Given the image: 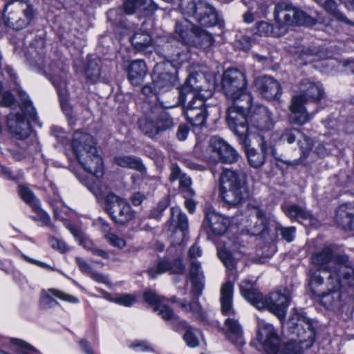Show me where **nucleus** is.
<instances>
[{
    "label": "nucleus",
    "instance_id": "f257e3e1",
    "mask_svg": "<svg viewBox=\"0 0 354 354\" xmlns=\"http://www.w3.org/2000/svg\"><path fill=\"white\" fill-rule=\"evenodd\" d=\"M219 192L221 199L230 207L243 203L249 196L245 174L224 169L220 176Z\"/></svg>",
    "mask_w": 354,
    "mask_h": 354
},
{
    "label": "nucleus",
    "instance_id": "f03ea898",
    "mask_svg": "<svg viewBox=\"0 0 354 354\" xmlns=\"http://www.w3.org/2000/svg\"><path fill=\"white\" fill-rule=\"evenodd\" d=\"M311 263L319 268L318 270L326 271L328 275L333 271L337 272V276L350 277L353 280L354 268L346 254L335 253L330 246H326L320 250L314 252L311 256Z\"/></svg>",
    "mask_w": 354,
    "mask_h": 354
},
{
    "label": "nucleus",
    "instance_id": "7ed1b4c3",
    "mask_svg": "<svg viewBox=\"0 0 354 354\" xmlns=\"http://www.w3.org/2000/svg\"><path fill=\"white\" fill-rule=\"evenodd\" d=\"M252 101V95H245L243 100L232 102L227 111L226 121L229 128L243 142H246L248 137V117Z\"/></svg>",
    "mask_w": 354,
    "mask_h": 354
},
{
    "label": "nucleus",
    "instance_id": "20e7f679",
    "mask_svg": "<svg viewBox=\"0 0 354 354\" xmlns=\"http://www.w3.org/2000/svg\"><path fill=\"white\" fill-rule=\"evenodd\" d=\"M34 17L32 6L27 0H10L4 6L1 20L13 30L26 28Z\"/></svg>",
    "mask_w": 354,
    "mask_h": 354
},
{
    "label": "nucleus",
    "instance_id": "39448f33",
    "mask_svg": "<svg viewBox=\"0 0 354 354\" xmlns=\"http://www.w3.org/2000/svg\"><path fill=\"white\" fill-rule=\"evenodd\" d=\"M294 320L292 318L290 324L295 326L292 333L297 338L286 344L283 354H303L304 350L312 346L315 338V331L310 319L301 317L299 322L295 323Z\"/></svg>",
    "mask_w": 354,
    "mask_h": 354
},
{
    "label": "nucleus",
    "instance_id": "423d86ee",
    "mask_svg": "<svg viewBox=\"0 0 354 354\" xmlns=\"http://www.w3.org/2000/svg\"><path fill=\"white\" fill-rule=\"evenodd\" d=\"M275 26L279 30H283L284 35L287 27L292 25H313L315 21L301 10H298L290 5L281 2L275 6L274 10Z\"/></svg>",
    "mask_w": 354,
    "mask_h": 354
},
{
    "label": "nucleus",
    "instance_id": "0eeeda50",
    "mask_svg": "<svg viewBox=\"0 0 354 354\" xmlns=\"http://www.w3.org/2000/svg\"><path fill=\"white\" fill-rule=\"evenodd\" d=\"M180 9L182 14L193 17L201 26L212 27L218 22V15L213 7L207 3L194 0H180Z\"/></svg>",
    "mask_w": 354,
    "mask_h": 354
},
{
    "label": "nucleus",
    "instance_id": "6e6552de",
    "mask_svg": "<svg viewBox=\"0 0 354 354\" xmlns=\"http://www.w3.org/2000/svg\"><path fill=\"white\" fill-rule=\"evenodd\" d=\"M221 243L223 245L217 247L218 257L227 269L232 270L236 260L247 253L246 245L238 236H223Z\"/></svg>",
    "mask_w": 354,
    "mask_h": 354
},
{
    "label": "nucleus",
    "instance_id": "1a4fd4ad",
    "mask_svg": "<svg viewBox=\"0 0 354 354\" xmlns=\"http://www.w3.org/2000/svg\"><path fill=\"white\" fill-rule=\"evenodd\" d=\"M247 81L245 75L241 71L232 68L225 71L222 77V89L228 100L234 102L241 100L245 95H251L246 92Z\"/></svg>",
    "mask_w": 354,
    "mask_h": 354
},
{
    "label": "nucleus",
    "instance_id": "9d476101",
    "mask_svg": "<svg viewBox=\"0 0 354 354\" xmlns=\"http://www.w3.org/2000/svg\"><path fill=\"white\" fill-rule=\"evenodd\" d=\"M105 205L108 214L118 225H125L135 217V212L128 202L113 193L106 196Z\"/></svg>",
    "mask_w": 354,
    "mask_h": 354
},
{
    "label": "nucleus",
    "instance_id": "9b49d317",
    "mask_svg": "<svg viewBox=\"0 0 354 354\" xmlns=\"http://www.w3.org/2000/svg\"><path fill=\"white\" fill-rule=\"evenodd\" d=\"M257 340L259 349L266 354H277L280 340L277 330L272 324L264 320L258 321Z\"/></svg>",
    "mask_w": 354,
    "mask_h": 354
},
{
    "label": "nucleus",
    "instance_id": "f8f14e48",
    "mask_svg": "<svg viewBox=\"0 0 354 354\" xmlns=\"http://www.w3.org/2000/svg\"><path fill=\"white\" fill-rule=\"evenodd\" d=\"M202 81H204V78L202 75L198 74L190 75L179 91L178 99L174 100L173 102H165L160 97L158 98V100L161 106L164 109H171L178 106L179 103H184L187 100V95H192L196 93H197V95H201L204 93V91L206 89L202 88L203 86L201 84Z\"/></svg>",
    "mask_w": 354,
    "mask_h": 354
},
{
    "label": "nucleus",
    "instance_id": "ddd939ff",
    "mask_svg": "<svg viewBox=\"0 0 354 354\" xmlns=\"http://www.w3.org/2000/svg\"><path fill=\"white\" fill-rule=\"evenodd\" d=\"M288 304L287 295L277 290L270 293L266 297L262 295L261 299L256 303V308L259 310L266 308L279 319H282L285 317Z\"/></svg>",
    "mask_w": 354,
    "mask_h": 354
},
{
    "label": "nucleus",
    "instance_id": "4468645a",
    "mask_svg": "<svg viewBox=\"0 0 354 354\" xmlns=\"http://www.w3.org/2000/svg\"><path fill=\"white\" fill-rule=\"evenodd\" d=\"M281 209L291 221L315 227L319 225L318 219L304 207L296 204H284L281 205Z\"/></svg>",
    "mask_w": 354,
    "mask_h": 354
},
{
    "label": "nucleus",
    "instance_id": "2eb2a0df",
    "mask_svg": "<svg viewBox=\"0 0 354 354\" xmlns=\"http://www.w3.org/2000/svg\"><path fill=\"white\" fill-rule=\"evenodd\" d=\"M185 265L181 259L177 258L174 260L160 259L155 262L153 266L150 267L147 273L151 279H156L158 275L166 272L171 274H181L185 271Z\"/></svg>",
    "mask_w": 354,
    "mask_h": 354
},
{
    "label": "nucleus",
    "instance_id": "dca6fc26",
    "mask_svg": "<svg viewBox=\"0 0 354 354\" xmlns=\"http://www.w3.org/2000/svg\"><path fill=\"white\" fill-rule=\"evenodd\" d=\"M254 85L260 95L268 100H278L282 94V88L280 83L268 76H261L256 78Z\"/></svg>",
    "mask_w": 354,
    "mask_h": 354
},
{
    "label": "nucleus",
    "instance_id": "f3484780",
    "mask_svg": "<svg viewBox=\"0 0 354 354\" xmlns=\"http://www.w3.org/2000/svg\"><path fill=\"white\" fill-rule=\"evenodd\" d=\"M209 147L212 151L216 154V158L224 163L232 164L238 160L239 153L236 151L221 138H212Z\"/></svg>",
    "mask_w": 354,
    "mask_h": 354
},
{
    "label": "nucleus",
    "instance_id": "a211bd4d",
    "mask_svg": "<svg viewBox=\"0 0 354 354\" xmlns=\"http://www.w3.org/2000/svg\"><path fill=\"white\" fill-rule=\"evenodd\" d=\"M230 224V218L209 208L205 212L203 225L209 227L214 234L223 236Z\"/></svg>",
    "mask_w": 354,
    "mask_h": 354
},
{
    "label": "nucleus",
    "instance_id": "6ab92c4d",
    "mask_svg": "<svg viewBox=\"0 0 354 354\" xmlns=\"http://www.w3.org/2000/svg\"><path fill=\"white\" fill-rule=\"evenodd\" d=\"M71 147L77 159L88 153H94L96 148L93 138L82 131L74 133Z\"/></svg>",
    "mask_w": 354,
    "mask_h": 354
},
{
    "label": "nucleus",
    "instance_id": "aec40b11",
    "mask_svg": "<svg viewBox=\"0 0 354 354\" xmlns=\"http://www.w3.org/2000/svg\"><path fill=\"white\" fill-rule=\"evenodd\" d=\"M249 120L252 125L259 130H269L273 126L272 113L263 105H251Z\"/></svg>",
    "mask_w": 354,
    "mask_h": 354
},
{
    "label": "nucleus",
    "instance_id": "412c9836",
    "mask_svg": "<svg viewBox=\"0 0 354 354\" xmlns=\"http://www.w3.org/2000/svg\"><path fill=\"white\" fill-rule=\"evenodd\" d=\"M55 299L72 304L79 302V299L73 295L57 289L50 288L48 290L42 291L39 301L41 307L44 309L53 308L59 304Z\"/></svg>",
    "mask_w": 354,
    "mask_h": 354
},
{
    "label": "nucleus",
    "instance_id": "4be33fe9",
    "mask_svg": "<svg viewBox=\"0 0 354 354\" xmlns=\"http://www.w3.org/2000/svg\"><path fill=\"white\" fill-rule=\"evenodd\" d=\"M7 127L10 133L17 139L24 140L30 133V124L22 114H10L7 117Z\"/></svg>",
    "mask_w": 354,
    "mask_h": 354
},
{
    "label": "nucleus",
    "instance_id": "5701e85b",
    "mask_svg": "<svg viewBox=\"0 0 354 354\" xmlns=\"http://www.w3.org/2000/svg\"><path fill=\"white\" fill-rule=\"evenodd\" d=\"M305 104L301 97H292L288 117L290 124L303 125L310 120V115L304 107Z\"/></svg>",
    "mask_w": 354,
    "mask_h": 354
},
{
    "label": "nucleus",
    "instance_id": "b1692460",
    "mask_svg": "<svg viewBox=\"0 0 354 354\" xmlns=\"http://www.w3.org/2000/svg\"><path fill=\"white\" fill-rule=\"evenodd\" d=\"M78 161L80 162L84 169L96 178H101L104 174V168L102 159L97 153V149L94 153H88L86 155L79 158Z\"/></svg>",
    "mask_w": 354,
    "mask_h": 354
},
{
    "label": "nucleus",
    "instance_id": "393cba45",
    "mask_svg": "<svg viewBox=\"0 0 354 354\" xmlns=\"http://www.w3.org/2000/svg\"><path fill=\"white\" fill-rule=\"evenodd\" d=\"M300 90L301 94L295 97H301L305 103L308 101H319L324 95L320 83H315L307 79L301 82Z\"/></svg>",
    "mask_w": 354,
    "mask_h": 354
},
{
    "label": "nucleus",
    "instance_id": "a878e982",
    "mask_svg": "<svg viewBox=\"0 0 354 354\" xmlns=\"http://www.w3.org/2000/svg\"><path fill=\"white\" fill-rule=\"evenodd\" d=\"M225 333L227 339L236 347L241 348L245 342L243 329L237 319L227 318L225 321Z\"/></svg>",
    "mask_w": 354,
    "mask_h": 354
},
{
    "label": "nucleus",
    "instance_id": "bb28decb",
    "mask_svg": "<svg viewBox=\"0 0 354 354\" xmlns=\"http://www.w3.org/2000/svg\"><path fill=\"white\" fill-rule=\"evenodd\" d=\"M189 277L192 281V294L199 297L204 288V275L200 263L196 260L190 261Z\"/></svg>",
    "mask_w": 354,
    "mask_h": 354
},
{
    "label": "nucleus",
    "instance_id": "cd10ccee",
    "mask_svg": "<svg viewBox=\"0 0 354 354\" xmlns=\"http://www.w3.org/2000/svg\"><path fill=\"white\" fill-rule=\"evenodd\" d=\"M335 221L345 230H354V207L346 204L339 206Z\"/></svg>",
    "mask_w": 354,
    "mask_h": 354
},
{
    "label": "nucleus",
    "instance_id": "c85d7f7f",
    "mask_svg": "<svg viewBox=\"0 0 354 354\" xmlns=\"http://www.w3.org/2000/svg\"><path fill=\"white\" fill-rule=\"evenodd\" d=\"M261 152H258L254 149H248L247 156L250 165L254 168L261 167L266 161V157L270 150L274 155V150L272 147H269L263 140L260 143Z\"/></svg>",
    "mask_w": 354,
    "mask_h": 354
},
{
    "label": "nucleus",
    "instance_id": "c756f323",
    "mask_svg": "<svg viewBox=\"0 0 354 354\" xmlns=\"http://www.w3.org/2000/svg\"><path fill=\"white\" fill-rule=\"evenodd\" d=\"M233 298V284L230 281H227L221 288V311L225 315H231L235 314V310L232 306Z\"/></svg>",
    "mask_w": 354,
    "mask_h": 354
},
{
    "label": "nucleus",
    "instance_id": "7c9ffc66",
    "mask_svg": "<svg viewBox=\"0 0 354 354\" xmlns=\"http://www.w3.org/2000/svg\"><path fill=\"white\" fill-rule=\"evenodd\" d=\"M308 285L310 293L318 298L326 290V281L320 270H310Z\"/></svg>",
    "mask_w": 354,
    "mask_h": 354
},
{
    "label": "nucleus",
    "instance_id": "2f4dec72",
    "mask_svg": "<svg viewBox=\"0 0 354 354\" xmlns=\"http://www.w3.org/2000/svg\"><path fill=\"white\" fill-rule=\"evenodd\" d=\"M299 135L304 137L305 141V146L303 145L301 140L298 142L304 155H305L311 149V140L308 137L303 135L298 129L295 128L285 129L280 136V140L291 144L295 141L296 138Z\"/></svg>",
    "mask_w": 354,
    "mask_h": 354
},
{
    "label": "nucleus",
    "instance_id": "473e14b6",
    "mask_svg": "<svg viewBox=\"0 0 354 354\" xmlns=\"http://www.w3.org/2000/svg\"><path fill=\"white\" fill-rule=\"evenodd\" d=\"M146 73L147 67L144 61L138 59L131 63L129 68V80L133 85L140 84Z\"/></svg>",
    "mask_w": 354,
    "mask_h": 354
},
{
    "label": "nucleus",
    "instance_id": "72a5a7b5",
    "mask_svg": "<svg viewBox=\"0 0 354 354\" xmlns=\"http://www.w3.org/2000/svg\"><path fill=\"white\" fill-rule=\"evenodd\" d=\"M169 223L170 227H174L180 230V236L183 239L185 236V231L188 228V221L186 215L181 212L179 207H171Z\"/></svg>",
    "mask_w": 354,
    "mask_h": 354
},
{
    "label": "nucleus",
    "instance_id": "f704fd0d",
    "mask_svg": "<svg viewBox=\"0 0 354 354\" xmlns=\"http://www.w3.org/2000/svg\"><path fill=\"white\" fill-rule=\"evenodd\" d=\"M195 29L192 23L184 19L176 23L175 32L184 44L189 45L194 37Z\"/></svg>",
    "mask_w": 354,
    "mask_h": 354
},
{
    "label": "nucleus",
    "instance_id": "c9c22d12",
    "mask_svg": "<svg viewBox=\"0 0 354 354\" xmlns=\"http://www.w3.org/2000/svg\"><path fill=\"white\" fill-rule=\"evenodd\" d=\"M241 295L252 306L256 307V303L261 298L262 293L260 292L254 284L248 280L242 281L239 286Z\"/></svg>",
    "mask_w": 354,
    "mask_h": 354
},
{
    "label": "nucleus",
    "instance_id": "e433bc0d",
    "mask_svg": "<svg viewBox=\"0 0 354 354\" xmlns=\"http://www.w3.org/2000/svg\"><path fill=\"white\" fill-rule=\"evenodd\" d=\"M212 92L211 90H205L201 95H197V93L192 95H187V100L189 99V102L185 104V102L183 103L184 104V111L188 110L189 108L196 109H206L205 102L207 99L211 97Z\"/></svg>",
    "mask_w": 354,
    "mask_h": 354
},
{
    "label": "nucleus",
    "instance_id": "4c0bfd02",
    "mask_svg": "<svg viewBox=\"0 0 354 354\" xmlns=\"http://www.w3.org/2000/svg\"><path fill=\"white\" fill-rule=\"evenodd\" d=\"M184 114L187 121L195 127H203L205 125L207 117L206 109H196L189 108L184 111Z\"/></svg>",
    "mask_w": 354,
    "mask_h": 354
},
{
    "label": "nucleus",
    "instance_id": "58836bf2",
    "mask_svg": "<svg viewBox=\"0 0 354 354\" xmlns=\"http://www.w3.org/2000/svg\"><path fill=\"white\" fill-rule=\"evenodd\" d=\"M114 162L121 167H127L140 172L145 171V167L141 161L132 156H116L114 158Z\"/></svg>",
    "mask_w": 354,
    "mask_h": 354
},
{
    "label": "nucleus",
    "instance_id": "ea45409f",
    "mask_svg": "<svg viewBox=\"0 0 354 354\" xmlns=\"http://www.w3.org/2000/svg\"><path fill=\"white\" fill-rule=\"evenodd\" d=\"M214 43V37L204 30L195 29L194 37L189 45H194L198 48H207Z\"/></svg>",
    "mask_w": 354,
    "mask_h": 354
},
{
    "label": "nucleus",
    "instance_id": "a19ab883",
    "mask_svg": "<svg viewBox=\"0 0 354 354\" xmlns=\"http://www.w3.org/2000/svg\"><path fill=\"white\" fill-rule=\"evenodd\" d=\"M254 35L259 36H273L279 37L284 35V30H279V28L272 26V24L266 22L261 21L256 25V27L253 29Z\"/></svg>",
    "mask_w": 354,
    "mask_h": 354
},
{
    "label": "nucleus",
    "instance_id": "79ce46f5",
    "mask_svg": "<svg viewBox=\"0 0 354 354\" xmlns=\"http://www.w3.org/2000/svg\"><path fill=\"white\" fill-rule=\"evenodd\" d=\"M322 6L328 14L334 17L337 20L354 26V22L349 20L338 10V5L335 0H326Z\"/></svg>",
    "mask_w": 354,
    "mask_h": 354
},
{
    "label": "nucleus",
    "instance_id": "37998d69",
    "mask_svg": "<svg viewBox=\"0 0 354 354\" xmlns=\"http://www.w3.org/2000/svg\"><path fill=\"white\" fill-rule=\"evenodd\" d=\"M131 41L135 49L138 51H143L151 46V36L146 32H136L131 39Z\"/></svg>",
    "mask_w": 354,
    "mask_h": 354
},
{
    "label": "nucleus",
    "instance_id": "c03bdc74",
    "mask_svg": "<svg viewBox=\"0 0 354 354\" xmlns=\"http://www.w3.org/2000/svg\"><path fill=\"white\" fill-rule=\"evenodd\" d=\"M174 77L168 73L159 75L155 80V85L158 88V91H165L169 90L174 82Z\"/></svg>",
    "mask_w": 354,
    "mask_h": 354
},
{
    "label": "nucleus",
    "instance_id": "a18cd8bd",
    "mask_svg": "<svg viewBox=\"0 0 354 354\" xmlns=\"http://www.w3.org/2000/svg\"><path fill=\"white\" fill-rule=\"evenodd\" d=\"M19 193L23 201L32 208H37V205L41 203L33 192L27 187L19 185Z\"/></svg>",
    "mask_w": 354,
    "mask_h": 354
},
{
    "label": "nucleus",
    "instance_id": "49530a36",
    "mask_svg": "<svg viewBox=\"0 0 354 354\" xmlns=\"http://www.w3.org/2000/svg\"><path fill=\"white\" fill-rule=\"evenodd\" d=\"M141 131L149 137H153L160 132L157 122H153L148 118L140 121Z\"/></svg>",
    "mask_w": 354,
    "mask_h": 354
},
{
    "label": "nucleus",
    "instance_id": "de8ad7c7",
    "mask_svg": "<svg viewBox=\"0 0 354 354\" xmlns=\"http://www.w3.org/2000/svg\"><path fill=\"white\" fill-rule=\"evenodd\" d=\"M154 311H158V315L165 321H177L179 317L173 312L169 306L162 304L154 306Z\"/></svg>",
    "mask_w": 354,
    "mask_h": 354
},
{
    "label": "nucleus",
    "instance_id": "09e8293b",
    "mask_svg": "<svg viewBox=\"0 0 354 354\" xmlns=\"http://www.w3.org/2000/svg\"><path fill=\"white\" fill-rule=\"evenodd\" d=\"M180 181V187L179 189L180 192L183 194L185 198H192L195 192L194 189L192 188V180L191 178L187 176L186 174L184 175L179 180Z\"/></svg>",
    "mask_w": 354,
    "mask_h": 354
},
{
    "label": "nucleus",
    "instance_id": "8fccbe9b",
    "mask_svg": "<svg viewBox=\"0 0 354 354\" xmlns=\"http://www.w3.org/2000/svg\"><path fill=\"white\" fill-rule=\"evenodd\" d=\"M86 77L93 82L96 81L100 75V68L96 60L88 61L86 68Z\"/></svg>",
    "mask_w": 354,
    "mask_h": 354
},
{
    "label": "nucleus",
    "instance_id": "3c124183",
    "mask_svg": "<svg viewBox=\"0 0 354 354\" xmlns=\"http://www.w3.org/2000/svg\"><path fill=\"white\" fill-rule=\"evenodd\" d=\"M35 212V216H32V218L40 223L41 226H48L50 224V218L49 215L41 209V203L37 205V208H32Z\"/></svg>",
    "mask_w": 354,
    "mask_h": 354
},
{
    "label": "nucleus",
    "instance_id": "603ef678",
    "mask_svg": "<svg viewBox=\"0 0 354 354\" xmlns=\"http://www.w3.org/2000/svg\"><path fill=\"white\" fill-rule=\"evenodd\" d=\"M156 122L160 131L169 129L174 126L172 118L166 113H162Z\"/></svg>",
    "mask_w": 354,
    "mask_h": 354
},
{
    "label": "nucleus",
    "instance_id": "864d4df0",
    "mask_svg": "<svg viewBox=\"0 0 354 354\" xmlns=\"http://www.w3.org/2000/svg\"><path fill=\"white\" fill-rule=\"evenodd\" d=\"M113 301L117 304L129 307L136 301V297L134 295L122 294L115 297Z\"/></svg>",
    "mask_w": 354,
    "mask_h": 354
},
{
    "label": "nucleus",
    "instance_id": "5fc2aeb1",
    "mask_svg": "<svg viewBox=\"0 0 354 354\" xmlns=\"http://www.w3.org/2000/svg\"><path fill=\"white\" fill-rule=\"evenodd\" d=\"M277 231L279 232L282 238L287 242H291L295 238L296 228L295 227H282L279 226L277 227Z\"/></svg>",
    "mask_w": 354,
    "mask_h": 354
},
{
    "label": "nucleus",
    "instance_id": "6e6d98bb",
    "mask_svg": "<svg viewBox=\"0 0 354 354\" xmlns=\"http://www.w3.org/2000/svg\"><path fill=\"white\" fill-rule=\"evenodd\" d=\"M193 296L195 298L193 299L192 301L190 303V305L189 306V312H192L196 319H204L205 315L201 305L198 304L196 299L198 297H196L194 295Z\"/></svg>",
    "mask_w": 354,
    "mask_h": 354
},
{
    "label": "nucleus",
    "instance_id": "4d7b16f0",
    "mask_svg": "<svg viewBox=\"0 0 354 354\" xmlns=\"http://www.w3.org/2000/svg\"><path fill=\"white\" fill-rule=\"evenodd\" d=\"M145 301L154 306L162 304L165 299L164 297H161L153 292H145L144 294Z\"/></svg>",
    "mask_w": 354,
    "mask_h": 354
},
{
    "label": "nucleus",
    "instance_id": "13d9d810",
    "mask_svg": "<svg viewBox=\"0 0 354 354\" xmlns=\"http://www.w3.org/2000/svg\"><path fill=\"white\" fill-rule=\"evenodd\" d=\"M184 341L186 342L187 345L189 347H196L199 344V341L196 336L194 334L192 328H189L187 329L184 336Z\"/></svg>",
    "mask_w": 354,
    "mask_h": 354
},
{
    "label": "nucleus",
    "instance_id": "bf43d9fd",
    "mask_svg": "<svg viewBox=\"0 0 354 354\" xmlns=\"http://www.w3.org/2000/svg\"><path fill=\"white\" fill-rule=\"evenodd\" d=\"M106 239L114 247L118 248H123L126 245V241L121 237H119L116 234L109 233L106 235Z\"/></svg>",
    "mask_w": 354,
    "mask_h": 354
},
{
    "label": "nucleus",
    "instance_id": "052dcab7",
    "mask_svg": "<svg viewBox=\"0 0 354 354\" xmlns=\"http://www.w3.org/2000/svg\"><path fill=\"white\" fill-rule=\"evenodd\" d=\"M50 243L53 248L58 250L62 253H64L68 251L69 250L67 245L63 241L57 239L56 238H51L50 240Z\"/></svg>",
    "mask_w": 354,
    "mask_h": 354
},
{
    "label": "nucleus",
    "instance_id": "680f3d73",
    "mask_svg": "<svg viewBox=\"0 0 354 354\" xmlns=\"http://www.w3.org/2000/svg\"><path fill=\"white\" fill-rule=\"evenodd\" d=\"M123 11L127 15H132L138 11L136 0H125L123 3Z\"/></svg>",
    "mask_w": 354,
    "mask_h": 354
},
{
    "label": "nucleus",
    "instance_id": "e2e57ef3",
    "mask_svg": "<svg viewBox=\"0 0 354 354\" xmlns=\"http://www.w3.org/2000/svg\"><path fill=\"white\" fill-rule=\"evenodd\" d=\"M169 205V198L166 196L162 198L158 203L156 209L153 211V214L155 217L160 216L161 213L164 212Z\"/></svg>",
    "mask_w": 354,
    "mask_h": 354
},
{
    "label": "nucleus",
    "instance_id": "0e129e2a",
    "mask_svg": "<svg viewBox=\"0 0 354 354\" xmlns=\"http://www.w3.org/2000/svg\"><path fill=\"white\" fill-rule=\"evenodd\" d=\"M256 216L259 221L260 223L257 225V230L252 232V234H259L262 232L265 228L266 219L265 212L261 209H258L256 212Z\"/></svg>",
    "mask_w": 354,
    "mask_h": 354
},
{
    "label": "nucleus",
    "instance_id": "69168bd1",
    "mask_svg": "<svg viewBox=\"0 0 354 354\" xmlns=\"http://www.w3.org/2000/svg\"><path fill=\"white\" fill-rule=\"evenodd\" d=\"M142 93L146 96L156 95L160 93L156 84L155 85V80L150 84L145 85L142 88Z\"/></svg>",
    "mask_w": 354,
    "mask_h": 354
},
{
    "label": "nucleus",
    "instance_id": "338daca9",
    "mask_svg": "<svg viewBox=\"0 0 354 354\" xmlns=\"http://www.w3.org/2000/svg\"><path fill=\"white\" fill-rule=\"evenodd\" d=\"M88 276L93 280H94L95 281H96L97 283H103L105 285L109 284V281L108 277L100 273V272L92 270Z\"/></svg>",
    "mask_w": 354,
    "mask_h": 354
},
{
    "label": "nucleus",
    "instance_id": "774afa93",
    "mask_svg": "<svg viewBox=\"0 0 354 354\" xmlns=\"http://www.w3.org/2000/svg\"><path fill=\"white\" fill-rule=\"evenodd\" d=\"M75 261L78 265V267L81 272L87 275H89V274L93 270L91 266L84 259L80 257H76Z\"/></svg>",
    "mask_w": 354,
    "mask_h": 354
}]
</instances>
